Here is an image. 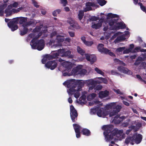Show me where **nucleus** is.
I'll list each match as a JSON object with an SVG mask.
<instances>
[{
	"label": "nucleus",
	"mask_w": 146,
	"mask_h": 146,
	"mask_svg": "<svg viewBox=\"0 0 146 146\" xmlns=\"http://www.w3.org/2000/svg\"><path fill=\"white\" fill-rule=\"evenodd\" d=\"M77 50L78 53L80 54L82 56H83L85 53L84 50L81 48L79 46H77Z\"/></svg>",
	"instance_id": "27"
},
{
	"label": "nucleus",
	"mask_w": 146,
	"mask_h": 146,
	"mask_svg": "<svg viewBox=\"0 0 146 146\" xmlns=\"http://www.w3.org/2000/svg\"><path fill=\"white\" fill-rule=\"evenodd\" d=\"M84 15V12L82 10L80 11L78 15V19L80 21L82 19Z\"/></svg>",
	"instance_id": "34"
},
{
	"label": "nucleus",
	"mask_w": 146,
	"mask_h": 146,
	"mask_svg": "<svg viewBox=\"0 0 146 146\" xmlns=\"http://www.w3.org/2000/svg\"><path fill=\"white\" fill-rule=\"evenodd\" d=\"M81 133L86 136H89L91 135V132L89 130L86 128H83L81 131Z\"/></svg>",
	"instance_id": "22"
},
{
	"label": "nucleus",
	"mask_w": 146,
	"mask_h": 146,
	"mask_svg": "<svg viewBox=\"0 0 146 146\" xmlns=\"http://www.w3.org/2000/svg\"><path fill=\"white\" fill-rule=\"evenodd\" d=\"M111 73L112 75H117L119 74L116 71L114 70H112L111 71Z\"/></svg>",
	"instance_id": "58"
},
{
	"label": "nucleus",
	"mask_w": 146,
	"mask_h": 146,
	"mask_svg": "<svg viewBox=\"0 0 146 146\" xmlns=\"http://www.w3.org/2000/svg\"><path fill=\"white\" fill-rule=\"evenodd\" d=\"M125 116H122L120 117V115H116L114 118L113 120L115 124H118L119 123L125 119Z\"/></svg>",
	"instance_id": "17"
},
{
	"label": "nucleus",
	"mask_w": 146,
	"mask_h": 146,
	"mask_svg": "<svg viewBox=\"0 0 146 146\" xmlns=\"http://www.w3.org/2000/svg\"><path fill=\"white\" fill-rule=\"evenodd\" d=\"M62 55V56L67 57L69 58H72L74 57L73 55L71 54V52L70 50L64 51V50L61 51Z\"/></svg>",
	"instance_id": "14"
},
{
	"label": "nucleus",
	"mask_w": 146,
	"mask_h": 146,
	"mask_svg": "<svg viewBox=\"0 0 146 146\" xmlns=\"http://www.w3.org/2000/svg\"><path fill=\"white\" fill-rule=\"evenodd\" d=\"M34 23V22L33 21H29L28 22H26L24 23L22 25V26L23 27H27H27L33 24Z\"/></svg>",
	"instance_id": "32"
},
{
	"label": "nucleus",
	"mask_w": 146,
	"mask_h": 146,
	"mask_svg": "<svg viewBox=\"0 0 146 146\" xmlns=\"http://www.w3.org/2000/svg\"><path fill=\"white\" fill-rule=\"evenodd\" d=\"M116 25L113 26V30H117L120 29H123L125 28L126 26L124 23L123 22H119L117 21Z\"/></svg>",
	"instance_id": "11"
},
{
	"label": "nucleus",
	"mask_w": 146,
	"mask_h": 146,
	"mask_svg": "<svg viewBox=\"0 0 146 146\" xmlns=\"http://www.w3.org/2000/svg\"><path fill=\"white\" fill-rule=\"evenodd\" d=\"M21 8H19L17 9H13V11L14 13H18L21 10Z\"/></svg>",
	"instance_id": "56"
},
{
	"label": "nucleus",
	"mask_w": 146,
	"mask_h": 146,
	"mask_svg": "<svg viewBox=\"0 0 146 146\" xmlns=\"http://www.w3.org/2000/svg\"><path fill=\"white\" fill-rule=\"evenodd\" d=\"M57 32L56 31L52 32L50 34V37L51 38L53 37L54 36H55L57 35Z\"/></svg>",
	"instance_id": "53"
},
{
	"label": "nucleus",
	"mask_w": 146,
	"mask_h": 146,
	"mask_svg": "<svg viewBox=\"0 0 146 146\" xmlns=\"http://www.w3.org/2000/svg\"><path fill=\"white\" fill-rule=\"evenodd\" d=\"M35 39H33L30 44L33 49H37L40 51L43 49L45 46V42L44 40L40 39L35 41Z\"/></svg>",
	"instance_id": "3"
},
{
	"label": "nucleus",
	"mask_w": 146,
	"mask_h": 146,
	"mask_svg": "<svg viewBox=\"0 0 146 146\" xmlns=\"http://www.w3.org/2000/svg\"><path fill=\"white\" fill-rule=\"evenodd\" d=\"M19 18H14L7 23L8 26L11 29L12 31H13L18 29V26L17 24L18 23Z\"/></svg>",
	"instance_id": "5"
},
{
	"label": "nucleus",
	"mask_w": 146,
	"mask_h": 146,
	"mask_svg": "<svg viewBox=\"0 0 146 146\" xmlns=\"http://www.w3.org/2000/svg\"><path fill=\"white\" fill-rule=\"evenodd\" d=\"M59 55V53L55 51L52 52L50 54H46L44 56L42 60V63L44 64L46 63L48 60H50L57 58Z\"/></svg>",
	"instance_id": "4"
},
{
	"label": "nucleus",
	"mask_w": 146,
	"mask_h": 146,
	"mask_svg": "<svg viewBox=\"0 0 146 146\" xmlns=\"http://www.w3.org/2000/svg\"><path fill=\"white\" fill-rule=\"evenodd\" d=\"M104 45L102 44H99L97 47L98 50L102 53L108 54L111 56H115L114 54L108 49L104 47Z\"/></svg>",
	"instance_id": "6"
},
{
	"label": "nucleus",
	"mask_w": 146,
	"mask_h": 146,
	"mask_svg": "<svg viewBox=\"0 0 146 146\" xmlns=\"http://www.w3.org/2000/svg\"><path fill=\"white\" fill-rule=\"evenodd\" d=\"M63 84L64 86H66L68 88H70L72 87L73 84V80H67L64 82L63 83Z\"/></svg>",
	"instance_id": "23"
},
{
	"label": "nucleus",
	"mask_w": 146,
	"mask_h": 146,
	"mask_svg": "<svg viewBox=\"0 0 146 146\" xmlns=\"http://www.w3.org/2000/svg\"><path fill=\"white\" fill-rule=\"evenodd\" d=\"M86 96L85 95H83L80 98H79V100L80 101H81L83 100V101H85L86 100Z\"/></svg>",
	"instance_id": "50"
},
{
	"label": "nucleus",
	"mask_w": 146,
	"mask_h": 146,
	"mask_svg": "<svg viewBox=\"0 0 146 146\" xmlns=\"http://www.w3.org/2000/svg\"><path fill=\"white\" fill-rule=\"evenodd\" d=\"M102 26V24L98 23H92V28L98 29L100 28Z\"/></svg>",
	"instance_id": "24"
},
{
	"label": "nucleus",
	"mask_w": 146,
	"mask_h": 146,
	"mask_svg": "<svg viewBox=\"0 0 146 146\" xmlns=\"http://www.w3.org/2000/svg\"><path fill=\"white\" fill-rule=\"evenodd\" d=\"M5 13L6 14V17L10 16L11 15L12 12L9 9H6L5 11Z\"/></svg>",
	"instance_id": "33"
},
{
	"label": "nucleus",
	"mask_w": 146,
	"mask_h": 146,
	"mask_svg": "<svg viewBox=\"0 0 146 146\" xmlns=\"http://www.w3.org/2000/svg\"><path fill=\"white\" fill-rule=\"evenodd\" d=\"M65 67L68 71H70L72 68V66L71 64H65Z\"/></svg>",
	"instance_id": "37"
},
{
	"label": "nucleus",
	"mask_w": 146,
	"mask_h": 146,
	"mask_svg": "<svg viewBox=\"0 0 146 146\" xmlns=\"http://www.w3.org/2000/svg\"><path fill=\"white\" fill-rule=\"evenodd\" d=\"M138 5L140 6L141 10L143 12H145L146 13V7H145L143 5L142 3L140 2L138 3Z\"/></svg>",
	"instance_id": "36"
},
{
	"label": "nucleus",
	"mask_w": 146,
	"mask_h": 146,
	"mask_svg": "<svg viewBox=\"0 0 146 146\" xmlns=\"http://www.w3.org/2000/svg\"><path fill=\"white\" fill-rule=\"evenodd\" d=\"M96 94L94 93H92L89 95V96L92 99L96 97Z\"/></svg>",
	"instance_id": "52"
},
{
	"label": "nucleus",
	"mask_w": 146,
	"mask_h": 146,
	"mask_svg": "<svg viewBox=\"0 0 146 146\" xmlns=\"http://www.w3.org/2000/svg\"><path fill=\"white\" fill-rule=\"evenodd\" d=\"M113 126L111 125H104L102 127V129L104 131V134L107 141L112 140L115 136H119L123 132L122 130H119L117 129H115L113 130Z\"/></svg>",
	"instance_id": "1"
},
{
	"label": "nucleus",
	"mask_w": 146,
	"mask_h": 146,
	"mask_svg": "<svg viewBox=\"0 0 146 146\" xmlns=\"http://www.w3.org/2000/svg\"><path fill=\"white\" fill-rule=\"evenodd\" d=\"M85 56L86 60L90 61V64H92L96 61V57L94 55H92L90 56L88 54H86Z\"/></svg>",
	"instance_id": "13"
},
{
	"label": "nucleus",
	"mask_w": 146,
	"mask_h": 146,
	"mask_svg": "<svg viewBox=\"0 0 146 146\" xmlns=\"http://www.w3.org/2000/svg\"><path fill=\"white\" fill-rule=\"evenodd\" d=\"M7 6V4H4L0 6V10L4 11V9Z\"/></svg>",
	"instance_id": "44"
},
{
	"label": "nucleus",
	"mask_w": 146,
	"mask_h": 146,
	"mask_svg": "<svg viewBox=\"0 0 146 146\" xmlns=\"http://www.w3.org/2000/svg\"><path fill=\"white\" fill-rule=\"evenodd\" d=\"M141 62L137 60L134 63V65L135 66H137L140 64Z\"/></svg>",
	"instance_id": "61"
},
{
	"label": "nucleus",
	"mask_w": 146,
	"mask_h": 146,
	"mask_svg": "<svg viewBox=\"0 0 146 146\" xmlns=\"http://www.w3.org/2000/svg\"><path fill=\"white\" fill-rule=\"evenodd\" d=\"M41 35V34L39 33L33 39H35V41L38 40H37V39L38 38H39Z\"/></svg>",
	"instance_id": "60"
},
{
	"label": "nucleus",
	"mask_w": 146,
	"mask_h": 146,
	"mask_svg": "<svg viewBox=\"0 0 146 146\" xmlns=\"http://www.w3.org/2000/svg\"><path fill=\"white\" fill-rule=\"evenodd\" d=\"M87 82L89 85H91V86L89 88V89L90 90H92L94 88L97 84V81L92 79L87 80Z\"/></svg>",
	"instance_id": "15"
},
{
	"label": "nucleus",
	"mask_w": 146,
	"mask_h": 146,
	"mask_svg": "<svg viewBox=\"0 0 146 146\" xmlns=\"http://www.w3.org/2000/svg\"><path fill=\"white\" fill-rule=\"evenodd\" d=\"M70 109L71 119L73 122H75L77 120L78 113L73 105H71L70 106Z\"/></svg>",
	"instance_id": "7"
},
{
	"label": "nucleus",
	"mask_w": 146,
	"mask_h": 146,
	"mask_svg": "<svg viewBox=\"0 0 146 146\" xmlns=\"http://www.w3.org/2000/svg\"><path fill=\"white\" fill-rule=\"evenodd\" d=\"M109 114L108 112L106 110H103L102 112V114L103 116L105 117L107 115Z\"/></svg>",
	"instance_id": "47"
},
{
	"label": "nucleus",
	"mask_w": 146,
	"mask_h": 146,
	"mask_svg": "<svg viewBox=\"0 0 146 146\" xmlns=\"http://www.w3.org/2000/svg\"><path fill=\"white\" fill-rule=\"evenodd\" d=\"M67 23L70 25L69 29H71V28L76 29H79L80 26L79 25L78 23L74 20L71 18H69L67 20Z\"/></svg>",
	"instance_id": "9"
},
{
	"label": "nucleus",
	"mask_w": 146,
	"mask_h": 146,
	"mask_svg": "<svg viewBox=\"0 0 146 146\" xmlns=\"http://www.w3.org/2000/svg\"><path fill=\"white\" fill-rule=\"evenodd\" d=\"M99 79L102 80L104 83L105 84H107L108 82L107 80L105 78H102V77H99Z\"/></svg>",
	"instance_id": "51"
},
{
	"label": "nucleus",
	"mask_w": 146,
	"mask_h": 146,
	"mask_svg": "<svg viewBox=\"0 0 146 146\" xmlns=\"http://www.w3.org/2000/svg\"><path fill=\"white\" fill-rule=\"evenodd\" d=\"M95 4L94 2H88L86 3V6L87 7L85 11L91 10L92 9L91 7H94L95 6Z\"/></svg>",
	"instance_id": "20"
},
{
	"label": "nucleus",
	"mask_w": 146,
	"mask_h": 146,
	"mask_svg": "<svg viewBox=\"0 0 146 146\" xmlns=\"http://www.w3.org/2000/svg\"><path fill=\"white\" fill-rule=\"evenodd\" d=\"M125 38L124 36L123 35L121 36H120L117 37L114 40V42L115 43L119 42L121 41L125 40Z\"/></svg>",
	"instance_id": "25"
},
{
	"label": "nucleus",
	"mask_w": 146,
	"mask_h": 146,
	"mask_svg": "<svg viewBox=\"0 0 146 146\" xmlns=\"http://www.w3.org/2000/svg\"><path fill=\"white\" fill-rule=\"evenodd\" d=\"M45 64L44 65L45 67L52 70L57 67L58 65L57 60H54L49 61Z\"/></svg>",
	"instance_id": "8"
},
{
	"label": "nucleus",
	"mask_w": 146,
	"mask_h": 146,
	"mask_svg": "<svg viewBox=\"0 0 146 146\" xmlns=\"http://www.w3.org/2000/svg\"><path fill=\"white\" fill-rule=\"evenodd\" d=\"M117 69L120 72L125 74H128V73H130V72H131V71L130 70H128L127 68L122 66H120L118 67Z\"/></svg>",
	"instance_id": "19"
},
{
	"label": "nucleus",
	"mask_w": 146,
	"mask_h": 146,
	"mask_svg": "<svg viewBox=\"0 0 146 146\" xmlns=\"http://www.w3.org/2000/svg\"><path fill=\"white\" fill-rule=\"evenodd\" d=\"M141 47H135L134 50L132 51V53H135L137 52H138L139 50L140 51Z\"/></svg>",
	"instance_id": "43"
},
{
	"label": "nucleus",
	"mask_w": 146,
	"mask_h": 146,
	"mask_svg": "<svg viewBox=\"0 0 146 146\" xmlns=\"http://www.w3.org/2000/svg\"><path fill=\"white\" fill-rule=\"evenodd\" d=\"M23 27V30L20 31V35L22 36L26 34L29 31L27 27Z\"/></svg>",
	"instance_id": "26"
},
{
	"label": "nucleus",
	"mask_w": 146,
	"mask_h": 146,
	"mask_svg": "<svg viewBox=\"0 0 146 146\" xmlns=\"http://www.w3.org/2000/svg\"><path fill=\"white\" fill-rule=\"evenodd\" d=\"M74 90H75L74 92H73V94H74V97L76 98H78L80 95V93L79 92V91H78L77 90V89L76 88H74Z\"/></svg>",
	"instance_id": "29"
},
{
	"label": "nucleus",
	"mask_w": 146,
	"mask_h": 146,
	"mask_svg": "<svg viewBox=\"0 0 146 146\" xmlns=\"http://www.w3.org/2000/svg\"><path fill=\"white\" fill-rule=\"evenodd\" d=\"M73 84L72 86L69 89L68 93L71 95H73V92L75 91L74 88H76L78 91L81 90V88L84 86V83L82 82L81 80H75L72 79Z\"/></svg>",
	"instance_id": "2"
},
{
	"label": "nucleus",
	"mask_w": 146,
	"mask_h": 146,
	"mask_svg": "<svg viewBox=\"0 0 146 146\" xmlns=\"http://www.w3.org/2000/svg\"><path fill=\"white\" fill-rule=\"evenodd\" d=\"M35 35L34 33H31L29 35V36L31 38H33L35 37Z\"/></svg>",
	"instance_id": "64"
},
{
	"label": "nucleus",
	"mask_w": 146,
	"mask_h": 146,
	"mask_svg": "<svg viewBox=\"0 0 146 146\" xmlns=\"http://www.w3.org/2000/svg\"><path fill=\"white\" fill-rule=\"evenodd\" d=\"M109 92L107 90H105L104 91H101L99 93V97L101 98L106 97L108 96Z\"/></svg>",
	"instance_id": "21"
},
{
	"label": "nucleus",
	"mask_w": 146,
	"mask_h": 146,
	"mask_svg": "<svg viewBox=\"0 0 146 146\" xmlns=\"http://www.w3.org/2000/svg\"><path fill=\"white\" fill-rule=\"evenodd\" d=\"M68 33L69 34L70 36L71 37H73L75 36V33L74 32L72 31H69L68 32Z\"/></svg>",
	"instance_id": "57"
},
{
	"label": "nucleus",
	"mask_w": 146,
	"mask_h": 146,
	"mask_svg": "<svg viewBox=\"0 0 146 146\" xmlns=\"http://www.w3.org/2000/svg\"><path fill=\"white\" fill-rule=\"evenodd\" d=\"M104 109L102 108H101L97 110L96 113L97 115L99 117H101L102 116V113Z\"/></svg>",
	"instance_id": "31"
},
{
	"label": "nucleus",
	"mask_w": 146,
	"mask_h": 146,
	"mask_svg": "<svg viewBox=\"0 0 146 146\" xmlns=\"http://www.w3.org/2000/svg\"><path fill=\"white\" fill-rule=\"evenodd\" d=\"M95 70L98 73L100 74L102 76H104V73L103 72L97 67H96L95 68Z\"/></svg>",
	"instance_id": "39"
},
{
	"label": "nucleus",
	"mask_w": 146,
	"mask_h": 146,
	"mask_svg": "<svg viewBox=\"0 0 146 146\" xmlns=\"http://www.w3.org/2000/svg\"><path fill=\"white\" fill-rule=\"evenodd\" d=\"M114 62L115 63H117L119 64H124V63L121 61L120 60L118 59L115 58L114 59Z\"/></svg>",
	"instance_id": "45"
},
{
	"label": "nucleus",
	"mask_w": 146,
	"mask_h": 146,
	"mask_svg": "<svg viewBox=\"0 0 146 146\" xmlns=\"http://www.w3.org/2000/svg\"><path fill=\"white\" fill-rule=\"evenodd\" d=\"M134 47V45L133 44H131L129 45V48L131 51L132 49Z\"/></svg>",
	"instance_id": "63"
},
{
	"label": "nucleus",
	"mask_w": 146,
	"mask_h": 146,
	"mask_svg": "<svg viewBox=\"0 0 146 146\" xmlns=\"http://www.w3.org/2000/svg\"><path fill=\"white\" fill-rule=\"evenodd\" d=\"M102 87V86L100 85H98L96 86V89L97 90H101Z\"/></svg>",
	"instance_id": "59"
},
{
	"label": "nucleus",
	"mask_w": 146,
	"mask_h": 146,
	"mask_svg": "<svg viewBox=\"0 0 146 146\" xmlns=\"http://www.w3.org/2000/svg\"><path fill=\"white\" fill-rule=\"evenodd\" d=\"M19 21V23L21 24H23L27 21V18L21 17Z\"/></svg>",
	"instance_id": "30"
},
{
	"label": "nucleus",
	"mask_w": 146,
	"mask_h": 146,
	"mask_svg": "<svg viewBox=\"0 0 146 146\" xmlns=\"http://www.w3.org/2000/svg\"><path fill=\"white\" fill-rule=\"evenodd\" d=\"M84 44L87 46H90L93 44V42L91 41H86Z\"/></svg>",
	"instance_id": "41"
},
{
	"label": "nucleus",
	"mask_w": 146,
	"mask_h": 146,
	"mask_svg": "<svg viewBox=\"0 0 146 146\" xmlns=\"http://www.w3.org/2000/svg\"><path fill=\"white\" fill-rule=\"evenodd\" d=\"M61 3L63 4L64 6H65L66 5L67 3V0H60Z\"/></svg>",
	"instance_id": "49"
},
{
	"label": "nucleus",
	"mask_w": 146,
	"mask_h": 146,
	"mask_svg": "<svg viewBox=\"0 0 146 146\" xmlns=\"http://www.w3.org/2000/svg\"><path fill=\"white\" fill-rule=\"evenodd\" d=\"M98 19V18L95 16H92L89 18V20L90 21H97Z\"/></svg>",
	"instance_id": "40"
},
{
	"label": "nucleus",
	"mask_w": 146,
	"mask_h": 146,
	"mask_svg": "<svg viewBox=\"0 0 146 146\" xmlns=\"http://www.w3.org/2000/svg\"><path fill=\"white\" fill-rule=\"evenodd\" d=\"M87 72L86 70L83 69L81 70L79 72V74H85Z\"/></svg>",
	"instance_id": "46"
},
{
	"label": "nucleus",
	"mask_w": 146,
	"mask_h": 146,
	"mask_svg": "<svg viewBox=\"0 0 146 146\" xmlns=\"http://www.w3.org/2000/svg\"><path fill=\"white\" fill-rule=\"evenodd\" d=\"M133 142L135 141L137 144H139L141 141L142 139V135L140 134L138 135H133Z\"/></svg>",
	"instance_id": "16"
},
{
	"label": "nucleus",
	"mask_w": 146,
	"mask_h": 146,
	"mask_svg": "<svg viewBox=\"0 0 146 146\" xmlns=\"http://www.w3.org/2000/svg\"><path fill=\"white\" fill-rule=\"evenodd\" d=\"M119 20L118 18L117 19H111L109 21L108 24L109 25L111 26V29L113 30V26L115 25H116L117 22V21H118Z\"/></svg>",
	"instance_id": "18"
},
{
	"label": "nucleus",
	"mask_w": 146,
	"mask_h": 146,
	"mask_svg": "<svg viewBox=\"0 0 146 146\" xmlns=\"http://www.w3.org/2000/svg\"><path fill=\"white\" fill-rule=\"evenodd\" d=\"M73 126L76 133V137L77 138H80L81 136L80 132L81 127L78 124L76 123L73 124Z\"/></svg>",
	"instance_id": "10"
},
{
	"label": "nucleus",
	"mask_w": 146,
	"mask_h": 146,
	"mask_svg": "<svg viewBox=\"0 0 146 146\" xmlns=\"http://www.w3.org/2000/svg\"><path fill=\"white\" fill-rule=\"evenodd\" d=\"M131 51L129 48L125 49L123 52L124 54H128L129 52H131Z\"/></svg>",
	"instance_id": "48"
},
{
	"label": "nucleus",
	"mask_w": 146,
	"mask_h": 146,
	"mask_svg": "<svg viewBox=\"0 0 146 146\" xmlns=\"http://www.w3.org/2000/svg\"><path fill=\"white\" fill-rule=\"evenodd\" d=\"M56 40L58 42H62L64 41L63 38L59 35L57 36Z\"/></svg>",
	"instance_id": "35"
},
{
	"label": "nucleus",
	"mask_w": 146,
	"mask_h": 146,
	"mask_svg": "<svg viewBox=\"0 0 146 146\" xmlns=\"http://www.w3.org/2000/svg\"><path fill=\"white\" fill-rule=\"evenodd\" d=\"M127 120H128V121H127V122H124V123H123L122 125L123 127H126L128 125H129V119H128Z\"/></svg>",
	"instance_id": "54"
},
{
	"label": "nucleus",
	"mask_w": 146,
	"mask_h": 146,
	"mask_svg": "<svg viewBox=\"0 0 146 146\" xmlns=\"http://www.w3.org/2000/svg\"><path fill=\"white\" fill-rule=\"evenodd\" d=\"M121 108L120 106L117 105L112 111L109 113V116L110 117L116 115L119 112Z\"/></svg>",
	"instance_id": "12"
},
{
	"label": "nucleus",
	"mask_w": 146,
	"mask_h": 146,
	"mask_svg": "<svg viewBox=\"0 0 146 146\" xmlns=\"http://www.w3.org/2000/svg\"><path fill=\"white\" fill-rule=\"evenodd\" d=\"M12 5L13 7H17L18 5V3L17 2H15L12 4Z\"/></svg>",
	"instance_id": "62"
},
{
	"label": "nucleus",
	"mask_w": 146,
	"mask_h": 146,
	"mask_svg": "<svg viewBox=\"0 0 146 146\" xmlns=\"http://www.w3.org/2000/svg\"><path fill=\"white\" fill-rule=\"evenodd\" d=\"M107 1L105 0H99L98 1V3L102 6L105 5Z\"/></svg>",
	"instance_id": "38"
},
{
	"label": "nucleus",
	"mask_w": 146,
	"mask_h": 146,
	"mask_svg": "<svg viewBox=\"0 0 146 146\" xmlns=\"http://www.w3.org/2000/svg\"><path fill=\"white\" fill-rule=\"evenodd\" d=\"M33 3L34 5L36 8H38L39 7V5H37V2L33 0Z\"/></svg>",
	"instance_id": "55"
},
{
	"label": "nucleus",
	"mask_w": 146,
	"mask_h": 146,
	"mask_svg": "<svg viewBox=\"0 0 146 146\" xmlns=\"http://www.w3.org/2000/svg\"><path fill=\"white\" fill-rule=\"evenodd\" d=\"M133 136L132 137L128 136L125 140V143L127 144H128L131 141L133 142Z\"/></svg>",
	"instance_id": "28"
},
{
	"label": "nucleus",
	"mask_w": 146,
	"mask_h": 146,
	"mask_svg": "<svg viewBox=\"0 0 146 146\" xmlns=\"http://www.w3.org/2000/svg\"><path fill=\"white\" fill-rule=\"evenodd\" d=\"M125 47H120L117 48L116 50V51L119 52H121L123 51L125 49Z\"/></svg>",
	"instance_id": "42"
}]
</instances>
